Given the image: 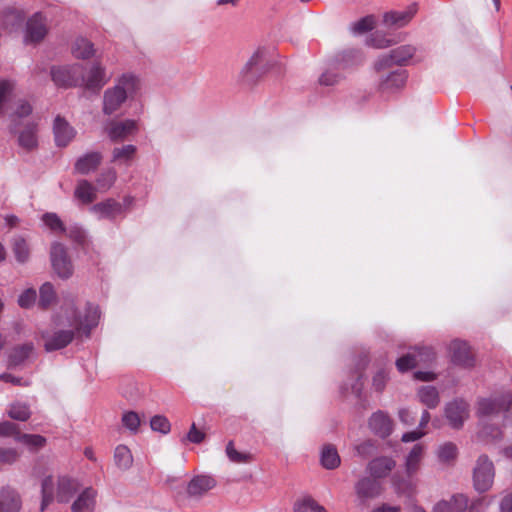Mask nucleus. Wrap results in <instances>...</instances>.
<instances>
[{
	"instance_id": "obj_1",
	"label": "nucleus",
	"mask_w": 512,
	"mask_h": 512,
	"mask_svg": "<svg viewBox=\"0 0 512 512\" xmlns=\"http://www.w3.org/2000/svg\"><path fill=\"white\" fill-rule=\"evenodd\" d=\"M101 311L93 303H87L83 311H78L74 301L65 302L54 320L55 328L42 334L47 352L66 347L72 342L75 332H83L87 337L100 320Z\"/></svg>"
},
{
	"instance_id": "obj_2",
	"label": "nucleus",
	"mask_w": 512,
	"mask_h": 512,
	"mask_svg": "<svg viewBox=\"0 0 512 512\" xmlns=\"http://www.w3.org/2000/svg\"><path fill=\"white\" fill-rule=\"evenodd\" d=\"M80 489L81 484L77 479L59 476L55 480L52 476L45 477L41 483L40 510L45 511L54 499L59 503H68Z\"/></svg>"
},
{
	"instance_id": "obj_3",
	"label": "nucleus",
	"mask_w": 512,
	"mask_h": 512,
	"mask_svg": "<svg viewBox=\"0 0 512 512\" xmlns=\"http://www.w3.org/2000/svg\"><path fill=\"white\" fill-rule=\"evenodd\" d=\"M139 80L131 73L121 75L113 87L108 88L103 94V113L111 115L116 112L138 89Z\"/></svg>"
},
{
	"instance_id": "obj_4",
	"label": "nucleus",
	"mask_w": 512,
	"mask_h": 512,
	"mask_svg": "<svg viewBox=\"0 0 512 512\" xmlns=\"http://www.w3.org/2000/svg\"><path fill=\"white\" fill-rule=\"evenodd\" d=\"M267 49L258 47L244 63L237 75V82L245 87H253L267 72Z\"/></svg>"
},
{
	"instance_id": "obj_5",
	"label": "nucleus",
	"mask_w": 512,
	"mask_h": 512,
	"mask_svg": "<svg viewBox=\"0 0 512 512\" xmlns=\"http://www.w3.org/2000/svg\"><path fill=\"white\" fill-rule=\"evenodd\" d=\"M505 412V418L512 419V394L505 393L499 397L480 398L476 413L479 417H491Z\"/></svg>"
},
{
	"instance_id": "obj_6",
	"label": "nucleus",
	"mask_w": 512,
	"mask_h": 512,
	"mask_svg": "<svg viewBox=\"0 0 512 512\" xmlns=\"http://www.w3.org/2000/svg\"><path fill=\"white\" fill-rule=\"evenodd\" d=\"M50 74L53 82L58 87H80L83 65L75 63L71 65L54 66L51 68Z\"/></svg>"
},
{
	"instance_id": "obj_7",
	"label": "nucleus",
	"mask_w": 512,
	"mask_h": 512,
	"mask_svg": "<svg viewBox=\"0 0 512 512\" xmlns=\"http://www.w3.org/2000/svg\"><path fill=\"white\" fill-rule=\"evenodd\" d=\"M416 49L411 45H402L389 53L379 56L374 63V69L376 72L386 71L393 65H405L415 54Z\"/></svg>"
},
{
	"instance_id": "obj_8",
	"label": "nucleus",
	"mask_w": 512,
	"mask_h": 512,
	"mask_svg": "<svg viewBox=\"0 0 512 512\" xmlns=\"http://www.w3.org/2000/svg\"><path fill=\"white\" fill-rule=\"evenodd\" d=\"M495 470L493 462L486 456L481 455L476 462L473 472L474 487L478 492L489 490L493 484Z\"/></svg>"
},
{
	"instance_id": "obj_9",
	"label": "nucleus",
	"mask_w": 512,
	"mask_h": 512,
	"mask_svg": "<svg viewBox=\"0 0 512 512\" xmlns=\"http://www.w3.org/2000/svg\"><path fill=\"white\" fill-rule=\"evenodd\" d=\"M379 74L378 90L384 96H390L404 88L408 74L404 69H396L389 73L385 71Z\"/></svg>"
},
{
	"instance_id": "obj_10",
	"label": "nucleus",
	"mask_w": 512,
	"mask_h": 512,
	"mask_svg": "<svg viewBox=\"0 0 512 512\" xmlns=\"http://www.w3.org/2000/svg\"><path fill=\"white\" fill-rule=\"evenodd\" d=\"M50 259L54 272L62 279L72 276L74 268L67 254L66 247L60 242H53L50 249Z\"/></svg>"
},
{
	"instance_id": "obj_11",
	"label": "nucleus",
	"mask_w": 512,
	"mask_h": 512,
	"mask_svg": "<svg viewBox=\"0 0 512 512\" xmlns=\"http://www.w3.org/2000/svg\"><path fill=\"white\" fill-rule=\"evenodd\" d=\"M108 80L109 77L106 74L105 67L99 62H95L89 68L87 75H85V69L83 68L80 87L89 91L99 92Z\"/></svg>"
},
{
	"instance_id": "obj_12",
	"label": "nucleus",
	"mask_w": 512,
	"mask_h": 512,
	"mask_svg": "<svg viewBox=\"0 0 512 512\" xmlns=\"http://www.w3.org/2000/svg\"><path fill=\"white\" fill-rule=\"evenodd\" d=\"M469 403L462 398H457L445 405L444 413L449 425L454 429H460L469 417Z\"/></svg>"
},
{
	"instance_id": "obj_13",
	"label": "nucleus",
	"mask_w": 512,
	"mask_h": 512,
	"mask_svg": "<svg viewBox=\"0 0 512 512\" xmlns=\"http://www.w3.org/2000/svg\"><path fill=\"white\" fill-rule=\"evenodd\" d=\"M48 32L47 20L42 13L33 14L26 23L24 32L25 44H36L42 41Z\"/></svg>"
},
{
	"instance_id": "obj_14",
	"label": "nucleus",
	"mask_w": 512,
	"mask_h": 512,
	"mask_svg": "<svg viewBox=\"0 0 512 512\" xmlns=\"http://www.w3.org/2000/svg\"><path fill=\"white\" fill-rule=\"evenodd\" d=\"M89 211L98 219L114 220L123 213V205L113 198H107L90 207Z\"/></svg>"
},
{
	"instance_id": "obj_15",
	"label": "nucleus",
	"mask_w": 512,
	"mask_h": 512,
	"mask_svg": "<svg viewBox=\"0 0 512 512\" xmlns=\"http://www.w3.org/2000/svg\"><path fill=\"white\" fill-rule=\"evenodd\" d=\"M417 10V4L412 3L404 10L386 12L383 16V22L387 27L390 28L404 27L416 15Z\"/></svg>"
},
{
	"instance_id": "obj_16",
	"label": "nucleus",
	"mask_w": 512,
	"mask_h": 512,
	"mask_svg": "<svg viewBox=\"0 0 512 512\" xmlns=\"http://www.w3.org/2000/svg\"><path fill=\"white\" fill-rule=\"evenodd\" d=\"M53 134L56 145L66 147L75 138L76 130L65 118L58 115L54 119Z\"/></svg>"
},
{
	"instance_id": "obj_17",
	"label": "nucleus",
	"mask_w": 512,
	"mask_h": 512,
	"mask_svg": "<svg viewBox=\"0 0 512 512\" xmlns=\"http://www.w3.org/2000/svg\"><path fill=\"white\" fill-rule=\"evenodd\" d=\"M137 131V123L134 120L112 121L106 127L108 137L113 142L126 139Z\"/></svg>"
},
{
	"instance_id": "obj_18",
	"label": "nucleus",
	"mask_w": 512,
	"mask_h": 512,
	"mask_svg": "<svg viewBox=\"0 0 512 512\" xmlns=\"http://www.w3.org/2000/svg\"><path fill=\"white\" fill-rule=\"evenodd\" d=\"M20 127H16V132H12L18 136L19 146L27 151L35 149L38 145L37 125L32 121H28L21 129Z\"/></svg>"
},
{
	"instance_id": "obj_19",
	"label": "nucleus",
	"mask_w": 512,
	"mask_h": 512,
	"mask_svg": "<svg viewBox=\"0 0 512 512\" xmlns=\"http://www.w3.org/2000/svg\"><path fill=\"white\" fill-rule=\"evenodd\" d=\"M452 361L454 364L470 368L474 365V358L466 342L454 340L450 344Z\"/></svg>"
},
{
	"instance_id": "obj_20",
	"label": "nucleus",
	"mask_w": 512,
	"mask_h": 512,
	"mask_svg": "<svg viewBox=\"0 0 512 512\" xmlns=\"http://www.w3.org/2000/svg\"><path fill=\"white\" fill-rule=\"evenodd\" d=\"M97 491L86 487L78 494L71 505L72 512H93L96 506Z\"/></svg>"
},
{
	"instance_id": "obj_21",
	"label": "nucleus",
	"mask_w": 512,
	"mask_h": 512,
	"mask_svg": "<svg viewBox=\"0 0 512 512\" xmlns=\"http://www.w3.org/2000/svg\"><path fill=\"white\" fill-rule=\"evenodd\" d=\"M357 496L362 499H372L378 497L382 492L381 483L370 477H363L355 484Z\"/></svg>"
},
{
	"instance_id": "obj_22",
	"label": "nucleus",
	"mask_w": 512,
	"mask_h": 512,
	"mask_svg": "<svg viewBox=\"0 0 512 512\" xmlns=\"http://www.w3.org/2000/svg\"><path fill=\"white\" fill-rule=\"evenodd\" d=\"M395 466L396 462L392 458L382 456L371 460L368 463L367 471L371 477L378 480L388 476Z\"/></svg>"
},
{
	"instance_id": "obj_23",
	"label": "nucleus",
	"mask_w": 512,
	"mask_h": 512,
	"mask_svg": "<svg viewBox=\"0 0 512 512\" xmlns=\"http://www.w3.org/2000/svg\"><path fill=\"white\" fill-rule=\"evenodd\" d=\"M21 507V497L16 490L10 487L0 490V512H19Z\"/></svg>"
},
{
	"instance_id": "obj_24",
	"label": "nucleus",
	"mask_w": 512,
	"mask_h": 512,
	"mask_svg": "<svg viewBox=\"0 0 512 512\" xmlns=\"http://www.w3.org/2000/svg\"><path fill=\"white\" fill-rule=\"evenodd\" d=\"M102 155L100 152H89L79 157L74 165L75 173L88 175L94 172L101 164Z\"/></svg>"
},
{
	"instance_id": "obj_25",
	"label": "nucleus",
	"mask_w": 512,
	"mask_h": 512,
	"mask_svg": "<svg viewBox=\"0 0 512 512\" xmlns=\"http://www.w3.org/2000/svg\"><path fill=\"white\" fill-rule=\"evenodd\" d=\"M74 198L80 204H91L97 198V188L86 179L78 180L74 190Z\"/></svg>"
},
{
	"instance_id": "obj_26",
	"label": "nucleus",
	"mask_w": 512,
	"mask_h": 512,
	"mask_svg": "<svg viewBox=\"0 0 512 512\" xmlns=\"http://www.w3.org/2000/svg\"><path fill=\"white\" fill-rule=\"evenodd\" d=\"M468 500L462 494L453 495L449 500H441L433 507V512H464Z\"/></svg>"
},
{
	"instance_id": "obj_27",
	"label": "nucleus",
	"mask_w": 512,
	"mask_h": 512,
	"mask_svg": "<svg viewBox=\"0 0 512 512\" xmlns=\"http://www.w3.org/2000/svg\"><path fill=\"white\" fill-rule=\"evenodd\" d=\"M371 430L378 436L385 438L392 432V421L382 411L374 413L369 420Z\"/></svg>"
},
{
	"instance_id": "obj_28",
	"label": "nucleus",
	"mask_w": 512,
	"mask_h": 512,
	"mask_svg": "<svg viewBox=\"0 0 512 512\" xmlns=\"http://www.w3.org/2000/svg\"><path fill=\"white\" fill-rule=\"evenodd\" d=\"M32 107L25 100H18L14 103L10 118V132H16V127L22 126L21 119L31 114Z\"/></svg>"
},
{
	"instance_id": "obj_29",
	"label": "nucleus",
	"mask_w": 512,
	"mask_h": 512,
	"mask_svg": "<svg viewBox=\"0 0 512 512\" xmlns=\"http://www.w3.org/2000/svg\"><path fill=\"white\" fill-rule=\"evenodd\" d=\"M424 455V446L415 444L405 459V471L408 477H412L420 468Z\"/></svg>"
},
{
	"instance_id": "obj_30",
	"label": "nucleus",
	"mask_w": 512,
	"mask_h": 512,
	"mask_svg": "<svg viewBox=\"0 0 512 512\" xmlns=\"http://www.w3.org/2000/svg\"><path fill=\"white\" fill-rule=\"evenodd\" d=\"M15 90L13 81L0 79V116L10 109L11 101L15 97Z\"/></svg>"
},
{
	"instance_id": "obj_31",
	"label": "nucleus",
	"mask_w": 512,
	"mask_h": 512,
	"mask_svg": "<svg viewBox=\"0 0 512 512\" xmlns=\"http://www.w3.org/2000/svg\"><path fill=\"white\" fill-rule=\"evenodd\" d=\"M71 52L73 56L77 59H89L94 53V45L88 39L84 37H78L72 44Z\"/></svg>"
},
{
	"instance_id": "obj_32",
	"label": "nucleus",
	"mask_w": 512,
	"mask_h": 512,
	"mask_svg": "<svg viewBox=\"0 0 512 512\" xmlns=\"http://www.w3.org/2000/svg\"><path fill=\"white\" fill-rule=\"evenodd\" d=\"M419 401L429 409L436 408L440 403L438 390L431 385L421 386L417 391Z\"/></svg>"
},
{
	"instance_id": "obj_33",
	"label": "nucleus",
	"mask_w": 512,
	"mask_h": 512,
	"mask_svg": "<svg viewBox=\"0 0 512 512\" xmlns=\"http://www.w3.org/2000/svg\"><path fill=\"white\" fill-rule=\"evenodd\" d=\"M320 461L321 465L328 470L337 468L341 463L337 449L331 444H327L322 448Z\"/></svg>"
},
{
	"instance_id": "obj_34",
	"label": "nucleus",
	"mask_w": 512,
	"mask_h": 512,
	"mask_svg": "<svg viewBox=\"0 0 512 512\" xmlns=\"http://www.w3.org/2000/svg\"><path fill=\"white\" fill-rule=\"evenodd\" d=\"M363 60L362 54L359 50L350 49L345 50L337 55L336 65L338 68H348L359 65Z\"/></svg>"
},
{
	"instance_id": "obj_35",
	"label": "nucleus",
	"mask_w": 512,
	"mask_h": 512,
	"mask_svg": "<svg viewBox=\"0 0 512 512\" xmlns=\"http://www.w3.org/2000/svg\"><path fill=\"white\" fill-rule=\"evenodd\" d=\"M439 462L444 464H452L458 456V447L453 442H444L440 444L436 450Z\"/></svg>"
},
{
	"instance_id": "obj_36",
	"label": "nucleus",
	"mask_w": 512,
	"mask_h": 512,
	"mask_svg": "<svg viewBox=\"0 0 512 512\" xmlns=\"http://www.w3.org/2000/svg\"><path fill=\"white\" fill-rule=\"evenodd\" d=\"M12 251L18 263H26L30 258V247L22 236H15L11 242Z\"/></svg>"
},
{
	"instance_id": "obj_37",
	"label": "nucleus",
	"mask_w": 512,
	"mask_h": 512,
	"mask_svg": "<svg viewBox=\"0 0 512 512\" xmlns=\"http://www.w3.org/2000/svg\"><path fill=\"white\" fill-rule=\"evenodd\" d=\"M33 348L34 347L32 343H26L15 347L9 355V366L16 367L21 365L26 359L29 358Z\"/></svg>"
},
{
	"instance_id": "obj_38",
	"label": "nucleus",
	"mask_w": 512,
	"mask_h": 512,
	"mask_svg": "<svg viewBox=\"0 0 512 512\" xmlns=\"http://www.w3.org/2000/svg\"><path fill=\"white\" fill-rule=\"evenodd\" d=\"M114 461L121 470H128L133 464V456L130 449L125 445H118L114 451Z\"/></svg>"
},
{
	"instance_id": "obj_39",
	"label": "nucleus",
	"mask_w": 512,
	"mask_h": 512,
	"mask_svg": "<svg viewBox=\"0 0 512 512\" xmlns=\"http://www.w3.org/2000/svg\"><path fill=\"white\" fill-rule=\"evenodd\" d=\"M136 151V146L132 144L116 147L112 151V161L127 164L133 159Z\"/></svg>"
},
{
	"instance_id": "obj_40",
	"label": "nucleus",
	"mask_w": 512,
	"mask_h": 512,
	"mask_svg": "<svg viewBox=\"0 0 512 512\" xmlns=\"http://www.w3.org/2000/svg\"><path fill=\"white\" fill-rule=\"evenodd\" d=\"M16 441L27 446L32 451H37L46 444V439L37 434L17 433Z\"/></svg>"
},
{
	"instance_id": "obj_41",
	"label": "nucleus",
	"mask_w": 512,
	"mask_h": 512,
	"mask_svg": "<svg viewBox=\"0 0 512 512\" xmlns=\"http://www.w3.org/2000/svg\"><path fill=\"white\" fill-rule=\"evenodd\" d=\"M396 368L404 373L418 366V359L415 347L396 360Z\"/></svg>"
},
{
	"instance_id": "obj_42",
	"label": "nucleus",
	"mask_w": 512,
	"mask_h": 512,
	"mask_svg": "<svg viewBox=\"0 0 512 512\" xmlns=\"http://www.w3.org/2000/svg\"><path fill=\"white\" fill-rule=\"evenodd\" d=\"M117 173L113 168L102 171L96 179L97 190L101 192L108 191L115 183Z\"/></svg>"
},
{
	"instance_id": "obj_43",
	"label": "nucleus",
	"mask_w": 512,
	"mask_h": 512,
	"mask_svg": "<svg viewBox=\"0 0 512 512\" xmlns=\"http://www.w3.org/2000/svg\"><path fill=\"white\" fill-rule=\"evenodd\" d=\"M42 222L54 233H65L66 228L60 217L53 212L44 213L41 217Z\"/></svg>"
},
{
	"instance_id": "obj_44",
	"label": "nucleus",
	"mask_w": 512,
	"mask_h": 512,
	"mask_svg": "<svg viewBox=\"0 0 512 512\" xmlns=\"http://www.w3.org/2000/svg\"><path fill=\"white\" fill-rule=\"evenodd\" d=\"M215 486V480L207 475L194 476V497L202 495Z\"/></svg>"
},
{
	"instance_id": "obj_45",
	"label": "nucleus",
	"mask_w": 512,
	"mask_h": 512,
	"mask_svg": "<svg viewBox=\"0 0 512 512\" xmlns=\"http://www.w3.org/2000/svg\"><path fill=\"white\" fill-rule=\"evenodd\" d=\"M56 298L54 287L51 283L46 282L40 287L39 305L42 308L49 307Z\"/></svg>"
},
{
	"instance_id": "obj_46",
	"label": "nucleus",
	"mask_w": 512,
	"mask_h": 512,
	"mask_svg": "<svg viewBox=\"0 0 512 512\" xmlns=\"http://www.w3.org/2000/svg\"><path fill=\"white\" fill-rule=\"evenodd\" d=\"M375 26V20L373 16H366L360 20L354 22L350 26V30L353 34L359 35L365 32L371 31Z\"/></svg>"
},
{
	"instance_id": "obj_47",
	"label": "nucleus",
	"mask_w": 512,
	"mask_h": 512,
	"mask_svg": "<svg viewBox=\"0 0 512 512\" xmlns=\"http://www.w3.org/2000/svg\"><path fill=\"white\" fill-rule=\"evenodd\" d=\"M8 414L12 419L26 421L30 417L31 411L28 405L17 402L10 406Z\"/></svg>"
},
{
	"instance_id": "obj_48",
	"label": "nucleus",
	"mask_w": 512,
	"mask_h": 512,
	"mask_svg": "<svg viewBox=\"0 0 512 512\" xmlns=\"http://www.w3.org/2000/svg\"><path fill=\"white\" fill-rule=\"evenodd\" d=\"M226 454L230 461L234 463H247L251 460V455L248 453L238 452L232 441H230L226 446Z\"/></svg>"
},
{
	"instance_id": "obj_49",
	"label": "nucleus",
	"mask_w": 512,
	"mask_h": 512,
	"mask_svg": "<svg viewBox=\"0 0 512 512\" xmlns=\"http://www.w3.org/2000/svg\"><path fill=\"white\" fill-rule=\"evenodd\" d=\"M123 425L132 433H137L140 426V417L134 411L125 412L122 416Z\"/></svg>"
},
{
	"instance_id": "obj_50",
	"label": "nucleus",
	"mask_w": 512,
	"mask_h": 512,
	"mask_svg": "<svg viewBox=\"0 0 512 512\" xmlns=\"http://www.w3.org/2000/svg\"><path fill=\"white\" fill-rule=\"evenodd\" d=\"M150 427L153 431L167 434L170 431V423L168 419L161 415H156L150 420Z\"/></svg>"
},
{
	"instance_id": "obj_51",
	"label": "nucleus",
	"mask_w": 512,
	"mask_h": 512,
	"mask_svg": "<svg viewBox=\"0 0 512 512\" xmlns=\"http://www.w3.org/2000/svg\"><path fill=\"white\" fill-rule=\"evenodd\" d=\"M37 298L36 290L33 288H28L24 290L18 297V304L21 308H30L32 307Z\"/></svg>"
},
{
	"instance_id": "obj_52",
	"label": "nucleus",
	"mask_w": 512,
	"mask_h": 512,
	"mask_svg": "<svg viewBox=\"0 0 512 512\" xmlns=\"http://www.w3.org/2000/svg\"><path fill=\"white\" fill-rule=\"evenodd\" d=\"M317 502L310 496H305L295 501L293 505L294 512H308L314 510Z\"/></svg>"
},
{
	"instance_id": "obj_53",
	"label": "nucleus",
	"mask_w": 512,
	"mask_h": 512,
	"mask_svg": "<svg viewBox=\"0 0 512 512\" xmlns=\"http://www.w3.org/2000/svg\"><path fill=\"white\" fill-rule=\"evenodd\" d=\"M24 15L17 9H9L3 19V24L6 26H16L22 23Z\"/></svg>"
},
{
	"instance_id": "obj_54",
	"label": "nucleus",
	"mask_w": 512,
	"mask_h": 512,
	"mask_svg": "<svg viewBox=\"0 0 512 512\" xmlns=\"http://www.w3.org/2000/svg\"><path fill=\"white\" fill-rule=\"evenodd\" d=\"M416 355L418 359V365L429 364L435 358V353L432 348L429 347H415Z\"/></svg>"
},
{
	"instance_id": "obj_55",
	"label": "nucleus",
	"mask_w": 512,
	"mask_h": 512,
	"mask_svg": "<svg viewBox=\"0 0 512 512\" xmlns=\"http://www.w3.org/2000/svg\"><path fill=\"white\" fill-rule=\"evenodd\" d=\"M479 437L483 439H491L494 441L502 437V432L499 427L483 425L479 431Z\"/></svg>"
},
{
	"instance_id": "obj_56",
	"label": "nucleus",
	"mask_w": 512,
	"mask_h": 512,
	"mask_svg": "<svg viewBox=\"0 0 512 512\" xmlns=\"http://www.w3.org/2000/svg\"><path fill=\"white\" fill-rule=\"evenodd\" d=\"M19 452L14 448H0V464H13L19 458Z\"/></svg>"
},
{
	"instance_id": "obj_57",
	"label": "nucleus",
	"mask_w": 512,
	"mask_h": 512,
	"mask_svg": "<svg viewBox=\"0 0 512 512\" xmlns=\"http://www.w3.org/2000/svg\"><path fill=\"white\" fill-rule=\"evenodd\" d=\"M389 377L385 370L378 371L373 377V387L376 391L381 392L384 390Z\"/></svg>"
},
{
	"instance_id": "obj_58",
	"label": "nucleus",
	"mask_w": 512,
	"mask_h": 512,
	"mask_svg": "<svg viewBox=\"0 0 512 512\" xmlns=\"http://www.w3.org/2000/svg\"><path fill=\"white\" fill-rule=\"evenodd\" d=\"M18 431V426L15 423L4 421L0 423V435L1 436H13L16 440Z\"/></svg>"
},
{
	"instance_id": "obj_59",
	"label": "nucleus",
	"mask_w": 512,
	"mask_h": 512,
	"mask_svg": "<svg viewBox=\"0 0 512 512\" xmlns=\"http://www.w3.org/2000/svg\"><path fill=\"white\" fill-rule=\"evenodd\" d=\"M339 79H340L339 74H336V73H333L330 71H326L325 73H323L321 75L319 81L322 85L332 86V85L336 84L339 81Z\"/></svg>"
},
{
	"instance_id": "obj_60",
	"label": "nucleus",
	"mask_w": 512,
	"mask_h": 512,
	"mask_svg": "<svg viewBox=\"0 0 512 512\" xmlns=\"http://www.w3.org/2000/svg\"><path fill=\"white\" fill-rule=\"evenodd\" d=\"M400 421L405 425H413L415 423V415L406 408H402L398 412Z\"/></svg>"
},
{
	"instance_id": "obj_61",
	"label": "nucleus",
	"mask_w": 512,
	"mask_h": 512,
	"mask_svg": "<svg viewBox=\"0 0 512 512\" xmlns=\"http://www.w3.org/2000/svg\"><path fill=\"white\" fill-rule=\"evenodd\" d=\"M424 435H425V432L418 428L414 431L404 433L402 435L401 440L403 442H413V441H416V440L422 438Z\"/></svg>"
},
{
	"instance_id": "obj_62",
	"label": "nucleus",
	"mask_w": 512,
	"mask_h": 512,
	"mask_svg": "<svg viewBox=\"0 0 512 512\" xmlns=\"http://www.w3.org/2000/svg\"><path fill=\"white\" fill-rule=\"evenodd\" d=\"M68 235L71 239L80 244H82L85 241L86 237L85 232L79 227H74L70 229Z\"/></svg>"
},
{
	"instance_id": "obj_63",
	"label": "nucleus",
	"mask_w": 512,
	"mask_h": 512,
	"mask_svg": "<svg viewBox=\"0 0 512 512\" xmlns=\"http://www.w3.org/2000/svg\"><path fill=\"white\" fill-rule=\"evenodd\" d=\"M371 45L377 49H382L390 46L391 41L384 37L375 36L371 39Z\"/></svg>"
},
{
	"instance_id": "obj_64",
	"label": "nucleus",
	"mask_w": 512,
	"mask_h": 512,
	"mask_svg": "<svg viewBox=\"0 0 512 512\" xmlns=\"http://www.w3.org/2000/svg\"><path fill=\"white\" fill-rule=\"evenodd\" d=\"M501 512H512V493L506 495L500 503Z\"/></svg>"
}]
</instances>
